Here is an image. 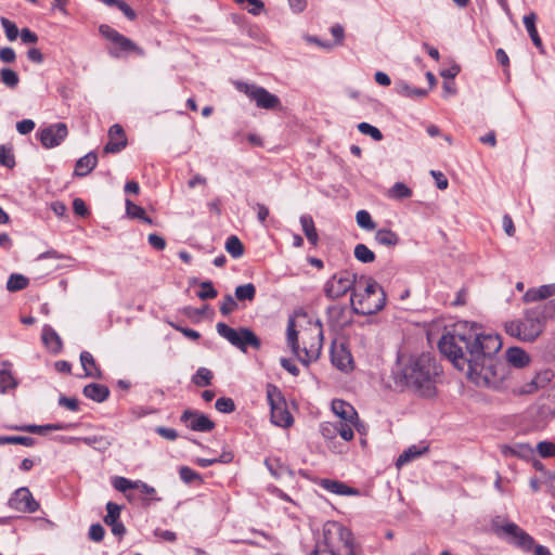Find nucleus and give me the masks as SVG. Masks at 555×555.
Segmentation results:
<instances>
[{
	"mask_svg": "<svg viewBox=\"0 0 555 555\" xmlns=\"http://www.w3.org/2000/svg\"><path fill=\"white\" fill-rule=\"evenodd\" d=\"M439 350L478 387L503 388L509 375L508 365L498 353L502 340L498 334L468 321L455 323L439 340Z\"/></svg>",
	"mask_w": 555,
	"mask_h": 555,
	"instance_id": "nucleus-1",
	"label": "nucleus"
},
{
	"mask_svg": "<svg viewBox=\"0 0 555 555\" xmlns=\"http://www.w3.org/2000/svg\"><path fill=\"white\" fill-rule=\"evenodd\" d=\"M398 376L409 388L420 396L433 397L436 393L435 377L438 365L429 353L417 356H401L398 359Z\"/></svg>",
	"mask_w": 555,
	"mask_h": 555,
	"instance_id": "nucleus-2",
	"label": "nucleus"
},
{
	"mask_svg": "<svg viewBox=\"0 0 555 555\" xmlns=\"http://www.w3.org/2000/svg\"><path fill=\"white\" fill-rule=\"evenodd\" d=\"M295 327V320L291 318L287 323V344L299 361L308 366L320 358L323 341L322 326L317 322L305 328L301 333L302 348L299 347Z\"/></svg>",
	"mask_w": 555,
	"mask_h": 555,
	"instance_id": "nucleus-3",
	"label": "nucleus"
},
{
	"mask_svg": "<svg viewBox=\"0 0 555 555\" xmlns=\"http://www.w3.org/2000/svg\"><path fill=\"white\" fill-rule=\"evenodd\" d=\"M351 306L358 314L369 315L385 306L386 296L379 284L370 276L361 275L351 293Z\"/></svg>",
	"mask_w": 555,
	"mask_h": 555,
	"instance_id": "nucleus-4",
	"label": "nucleus"
},
{
	"mask_svg": "<svg viewBox=\"0 0 555 555\" xmlns=\"http://www.w3.org/2000/svg\"><path fill=\"white\" fill-rule=\"evenodd\" d=\"M552 319L543 305L527 309L519 320L504 324L505 332L522 341H534L544 331L546 321Z\"/></svg>",
	"mask_w": 555,
	"mask_h": 555,
	"instance_id": "nucleus-5",
	"label": "nucleus"
},
{
	"mask_svg": "<svg viewBox=\"0 0 555 555\" xmlns=\"http://www.w3.org/2000/svg\"><path fill=\"white\" fill-rule=\"evenodd\" d=\"M323 540L326 551L336 555H353V538L349 529L336 521H327L323 526Z\"/></svg>",
	"mask_w": 555,
	"mask_h": 555,
	"instance_id": "nucleus-6",
	"label": "nucleus"
},
{
	"mask_svg": "<svg viewBox=\"0 0 555 555\" xmlns=\"http://www.w3.org/2000/svg\"><path fill=\"white\" fill-rule=\"evenodd\" d=\"M216 328L221 337L244 352L246 351L247 346H250L255 349H259L261 346L260 339L255 335L253 331L247 327L235 330L225 323H218Z\"/></svg>",
	"mask_w": 555,
	"mask_h": 555,
	"instance_id": "nucleus-7",
	"label": "nucleus"
},
{
	"mask_svg": "<svg viewBox=\"0 0 555 555\" xmlns=\"http://www.w3.org/2000/svg\"><path fill=\"white\" fill-rule=\"evenodd\" d=\"M267 399L271 408V422L280 427H291L294 420L287 410L286 402L281 390L276 386L268 384Z\"/></svg>",
	"mask_w": 555,
	"mask_h": 555,
	"instance_id": "nucleus-8",
	"label": "nucleus"
},
{
	"mask_svg": "<svg viewBox=\"0 0 555 555\" xmlns=\"http://www.w3.org/2000/svg\"><path fill=\"white\" fill-rule=\"evenodd\" d=\"M235 88L245 93L256 106L263 109H280L282 107L281 100L273 93H270L263 87L247 83L244 81H234Z\"/></svg>",
	"mask_w": 555,
	"mask_h": 555,
	"instance_id": "nucleus-9",
	"label": "nucleus"
},
{
	"mask_svg": "<svg viewBox=\"0 0 555 555\" xmlns=\"http://www.w3.org/2000/svg\"><path fill=\"white\" fill-rule=\"evenodd\" d=\"M359 281V276L356 274L341 271L334 274L325 284V294L330 298H339L344 296L347 292L356 288L357 283Z\"/></svg>",
	"mask_w": 555,
	"mask_h": 555,
	"instance_id": "nucleus-10",
	"label": "nucleus"
},
{
	"mask_svg": "<svg viewBox=\"0 0 555 555\" xmlns=\"http://www.w3.org/2000/svg\"><path fill=\"white\" fill-rule=\"evenodd\" d=\"M68 135L67 126L64 122H57L39 129L37 138L46 149L59 146Z\"/></svg>",
	"mask_w": 555,
	"mask_h": 555,
	"instance_id": "nucleus-11",
	"label": "nucleus"
},
{
	"mask_svg": "<svg viewBox=\"0 0 555 555\" xmlns=\"http://www.w3.org/2000/svg\"><path fill=\"white\" fill-rule=\"evenodd\" d=\"M99 31L104 38L112 41L121 51H125V52L131 51V52L137 53L138 55H144L143 49L139 48L132 40L125 37L124 35H121L116 29L112 28L111 26L103 24L99 27Z\"/></svg>",
	"mask_w": 555,
	"mask_h": 555,
	"instance_id": "nucleus-12",
	"label": "nucleus"
},
{
	"mask_svg": "<svg viewBox=\"0 0 555 555\" xmlns=\"http://www.w3.org/2000/svg\"><path fill=\"white\" fill-rule=\"evenodd\" d=\"M11 508L22 513H35L39 508V503L34 499L28 488L17 489L9 500Z\"/></svg>",
	"mask_w": 555,
	"mask_h": 555,
	"instance_id": "nucleus-13",
	"label": "nucleus"
},
{
	"mask_svg": "<svg viewBox=\"0 0 555 555\" xmlns=\"http://www.w3.org/2000/svg\"><path fill=\"white\" fill-rule=\"evenodd\" d=\"M500 529L511 537V543L521 548L524 552H530L533 548V538L516 524L508 522L503 525Z\"/></svg>",
	"mask_w": 555,
	"mask_h": 555,
	"instance_id": "nucleus-14",
	"label": "nucleus"
},
{
	"mask_svg": "<svg viewBox=\"0 0 555 555\" xmlns=\"http://www.w3.org/2000/svg\"><path fill=\"white\" fill-rule=\"evenodd\" d=\"M331 361L341 372H349L353 369L352 356L344 343L334 341L332 344Z\"/></svg>",
	"mask_w": 555,
	"mask_h": 555,
	"instance_id": "nucleus-15",
	"label": "nucleus"
},
{
	"mask_svg": "<svg viewBox=\"0 0 555 555\" xmlns=\"http://www.w3.org/2000/svg\"><path fill=\"white\" fill-rule=\"evenodd\" d=\"M320 433L322 437L328 441H333L339 435L345 441L353 439V430L348 423L323 422L320 424Z\"/></svg>",
	"mask_w": 555,
	"mask_h": 555,
	"instance_id": "nucleus-16",
	"label": "nucleus"
},
{
	"mask_svg": "<svg viewBox=\"0 0 555 555\" xmlns=\"http://www.w3.org/2000/svg\"><path fill=\"white\" fill-rule=\"evenodd\" d=\"M181 422H183L188 428L201 433H208L215 427V423L198 411H184L181 415Z\"/></svg>",
	"mask_w": 555,
	"mask_h": 555,
	"instance_id": "nucleus-17",
	"label": "nucleus"
},
{
	"mask_svg": "<svg viewBox=\"0 0 555 555\" xmlns=\"http://www.w3.org/2000/svg\"><path fill=\"white\" fill-rule=\"evenodd\" d=\"M127 145V138L122 127L118 124L113 125L108 130V141L104 146V153H119Z\"/></svg>",
	"mask_w": 555,
	"mask_h": 555,
	"instance_id": "nucleus-18",
	"label": "nucleus"
},
{
	"mask_svg": "<svg viewBox=\"0 0 555 555\" xmlns=\"http://www.w3.org/2000/svg\"><path fill=\"white\" fill-rule=\"evenodd\" d=\"M332 411L337 415L341 423H356L358 413L356 409L348 402L335 399L332 401Z\"/></svg>",
	"mask_w": 555,
	"mask_h": 555,
	"instance_id": "nucleus-19",
	"label": "nucleus"
},
{
	"mask_svg": "<svg viewBox=\"0 0 555 555\" xmlns=\"http://www.w3.org/2000/svg\"><path fill=\"white\" fill-rule=\"evenodd\" d=\"M98 164V156L94 152H89L80 157L75 165L74 175L76 177H85L89 175Z\"/></svg>",
	"mask_w": 555,
	"mask_h": 555,
	"instance_id": "nucleus-20",
	"label": "nucleus"
},
{
	"mask_svg": "<svg viewBox=\"0 0 555 555\" xmlns=\"http://www.w3.org/2000/svg\"><path fill=\"white\" fill-rule=\"evenodd\" d=\"M555 295V283L545 284L540 287L529 288L524 295L525 302H533L538 300L546 299Z\"/></svg>",
	"mask_w": 555,
	"mask_h": 555,
	"instance_id": "nucleus-21",
	"label": "nucleus"
},
{
	"mask_svg": "<svg viewBox=\"0 0 555 555\" xmlns=\"http://www.w3.org/2000/svg\"><path fill=\"white\" fill-rule=\"evenodd\" d=\"M501 451L505 456L529 459L534 454V449L529 443L520 442L513 446H502Z\"/></svg>",
	"mask_w": 555,
	"mask_h": 555,
	"instance_id": "nucleus-22",
	"label": "nucleus"
},
{
	"mask_svg": "<svg viewBox=\"0 0 555 555\" xmlns=\"http://www.w3.org/2000/svg\"><path fill=\"white\" fill-rule=\"evenodd\" d=\"M67 442H82L99 451H105L112 444V441L104 436L70 437Z\"/></svg>",
	"mask_w": 555,
	"mask_h": 555,
	"instance_id": "nucleus-23",
	"label": "nucleus"
},
{
	"mask_svg": "<svg viewBox=\"0 0 555 555\" xmlns=\"http://www.w3.org/2000/svg\"><path fill=\"white\" fill-rule=\"evenodd\" d=\"M506 361L511 365L520 369L529 363L530 358L524 349L519 347H511L506 350Z\"/></svg>",
	"mask_w": 555,
	"mask_h": 555,
	"instance_id": "nucleus-24",
	"label": "nucleus"
},
{
	"mask_svg": "<svg viewBox=\"0 0 555 555\" xmlns=\"http://www.w3.org/2000/svg\"><path fill=\"white\" fill-rule=\"evenodd\" d=\"M80 363L85 371V376L92 378H101L102 372L95 363L93 356L89 351L80 353Z\"/></svg>",
	"mask_w": 555,
	"mask_h": 555,
	"instance_id": "nucleus-25",
	"label": "nucleus"
},
{
	"mask_svg": "<svg viewBox=\"0 0 555 555\" xmlns=\"http://www.w3.org/2000/svg\"><path fill=\"white\" fill-rule=\"evenodd\" d=\"M83 395L93 401L103 402L108 398L109 389L105 385L92 383L85 386Z\"/></svg>",
	"mask_w": 555,
	"mask_h": 555,
	"instance_id": "nucleus-26",
	"label": "nucleus"
},
{
	"mask_svg": "<svg viewBox=\"0 0 555 555\" xmlns=\"http://www.w3.org/2000/svg\"><path fill=\"white\" fill-rule=\"evenodd\" d=\"M68 427H69V425H67V424L56 423V424H47V425L15 426V427H12V429L42 435V434H46V433L52 431V430H65Z\"/></svg>",
	"mask_w": 555,
	"mask_h": 555,
	"instance_id": "nucleus-27",
	"label": "nucleus"
},
{
	"mask_svg": "<svg viewBox=\"0 0 555 555\" xmlns=\"http://www.w3.org/2000/svg\"><path fill=\"white\" fill-rule=\"evenodd\" d=\"M321 486L328 490L332 493L340 494V495H357L359 491L357 489L350 488L344 482L332 480V479H323L321 481Z\"/></svg>",
	"mask_w": 555,
	"mask_h": 555,
	"instance_id": "nucleus-28",
	"label": "nucleus"
},
{
	"mask_svg": "<svg viewBox=\"0 0 555 555\" xmlns=\"http://www.w3.org/2000/svg\"><path fill=\"white\" fill-rule=\"evenodd\" d=\"M42 343L53 352L62 349L61 337L50 325H44L42 328Z\"/></svg>",
	"mask_w": 555,
	"mask_h": 555,
	"instance_id": "nucleus-29",
	"label": "nucleus"
},
{
	"mask_svg": "<svg viewBox=\"0 0 555 555\" xmlns=\"http://www.w3.org/2000/svg\"><path fill=\"white\" fill-rule=\"evenodd\" d=\"M427 450H428L427 447H421V446H411V447H409L397 459V461H396L397 467H401V466L408 464L409 462L420 457Z\"/></svg>",
	"mask_w": 555,
	"mask_h": 555,
	"instance_id": "nucleus-30",
	"label": "nucleus"
},
{
	"mask_svg": "<svg viewBox=\"0 0 555 555\" xmlns=\"http://www.w3.org/2000/svg\"><path fill=\"white\" fill-rule=\"evenodd\" d=\"M522 22H524L525 28L528 31L533 44L538 49H542V40H541V38L538 34V29L535 27L537 15L533 12H531L524 16Z\"/></svg>",
	"mask_w": 555,
	"mask_h": 555,
	"instance_id": "nucleus-31",
	"label": "nucleus"
},
{
	"mask_svg": "<svg viewBox=\"0 0 555 555\" xmlns=\"http://www.w3.org/2000/svg\"><path fill=\"white\" fill-rule=\"evenodd\" d=\"M300 223L302 231L305 232V235L309 243H317L318 242V233L314 227V222L311 216L309 215H302L300 217Z\"/></svg>",
	"mask_w": 555,
	"mask_h": 555,
	"instance_id": "nucleus-32",
	"label": "nucleus"
},
{
	"mask_svg": "<svg viewBox=\"0 0 555 555\" xmlns=\"http://www.w3.org/2000/svg\"><path fill=\"white\" fill-rule=\"evenodd\" d=\"M397 92L406 98H424L427 95V90L411 87L405 82H399L397 85Z\"/></svg>",
	"mask_w": 555,
	"mask_h": 555,
	"instance_id": "nucleus-33",
	"label": "nucleus"
},
{
	"mask_svg": "<svg viewBox=\"0 0 555 555\" xmlns=\"http://www.w3.org/2000/svg\"><path fill=\"white\" fill-rule=\"evenodd\" d=\"M388 196L393 199H403L412 196V190L403 182H396L388 191Z\"/></svg>",
	"mask_w": 555,
	"mask_h": 555,
	"instance_id": "nucleus-34",
	"label": "nucleus"
},
{
	"mask_svg": "<svg viewBox=\"0 0 555 555\" xmlns=\"http://www.w3.org/2000/svg\"><path fill=\"white\" fill-rule=\"evenodd\" d=\"M28 285V279L22 274H11L8 282L7 288L10 292H17L26 288Z\"/></svg>",
	"mask_w": 555,
	"mask_h": 555,
	"instance_id": "nucleus-35",
	"label": "nucleus"
},
{
	"mask_svg": "<svg viewBox=\"0 0 555 555\" xmlns=\"http://www.w3.org/2000/svg\"><path fill=\"white\" fill-rule=\"evenodd\" d=\"M17 387V382L9 370H0V392L5 393Z\"/></svg>",
	"mask_w": 555,
	"mask_h": 555,
	"instance_id": "nucleus-36",
	"label": "nucleus"
},
{
	"mask_svg": "<svg viewBox=\"0 0 555 555\" xmlns=\"http://www.w3.org/2000/svg\"><path fill=\"white\" fill-rule=\"evenodd\" d=\"M126 211L127 215L132 218L144 220L147 223L152 222L151 219L146 217L145 210L141 206L132 203L130 199H126Z\"/></svg>",
	"mask_w": 555,
	"mask_h": 555,
	"instance_id": "nucleus-37",
	"label": "nucleus"
},
{
	"mask_svg": "<svg viewBox=\"0 0 555 555\" xmlns=\"http://www.w3.org/2000/svg\"><path fill=\"white\" fill-rule=\"evenodd\" d=\"M255 295L256 288L251 283L240 285L235 288V296L238 300L251 301L255 298Z\"/></svg>",
	"mask_w": 555,
	"mask_h": 555,
	"instance_id": "nucleus-38",
	"label": "nucleus"
},
{
	"mask_svg": "<svg viewBox=\"0 0 555 555\" xmlns=\"http://www.w3.org/2000/svg\"><path fill=\"white\" fill-rule=\"evenodd\" d=\"M211 378L212 373L210 370L206 367H199L193 376L192 380L196 386L203 387L210 385Z\"/></svg>",
	"mask_w": 555,
	"mask_h": 555,
	"instance_id": "nucleus-39",
	"label": "nucleus"
},
{
	"mask_svg": "<svg viewBox=\"0 0 555 555\" xmlns=\"http://www.w3.org/2000/svg\"><path fill=\"white\" fill-rule=\"evenodd\" d=\"M233 460V454L231 452H223L219 457L214 459H196V463L201 467H208L215 463H230Z\"/></svg>",
	"mask_w": 555,
	"mask_h": 555,
	"instance_id": "nucleus-40",
	"label": "nucleus"
},
{
	"mask_svg": "<svg viewBox=\"0 0 555 555\" xmlns=\"http://www.w3.org/2000/svg\"><path fill=\"white\" fill-rule=\"evenodd\" d=\"M0 77L2 83L12 89L15 88L20 82L18 75L11 68H2L0 72Z\"/></svg>",
	"mask_w": 555,
	"mask_h": 555,
	"instance_id": "nucleus-41",
	"label": "nucleus"
},
{
	"mask_svg": "<svg viewBox=\"0 0 555 555\" xmlns=\"http://www.w3.org/2000/svg\"><path fill=\"white\" fill-rule=\"evenodd\" d=\"M358 130L362 134L370 135L375 141H380L383 139V133L380 130L369 122H360L358 125Z\"/></svg>",
	"mask_w": 555,
	"mask_h": 555,
	"instance_id": "nucleus-42",
	"label": "nucleus"
},
{
	"mask_svg": "<svg viewBox=\"0 0 555 555\" xmlns=\"http://www.w3.org/2000/svg\"><path fill=\"white\" fill-rule=\"evenodd\" d=\"M356 219H357V223L360 228L369 230V231L375 229V223L372 220V217L369 211L359 210L357 212Z\"/></svg>",
	"mask_w": 555,
	"mask_h": 555,
	"instance_id": "nucleus-43",
	"label": "nucleus"
},
{
	"mask_svg": "<svg viewBox=\"0 0 555 555\" xmlns=\"http://www.w3.org/2000/svg\"><path fill=\"white\" fill-rule=\"evenodd\" d=\"M106 511H107V514L104 517V522L106 525H109V524H113V522L119 520L121 508L118 504H116L114 502H108L106 504Z\"/></svg>",
	"mask_w": 555,
	"mask_h": 555,
	"instance_id": "nucleus-44",
	"label": "nucleus"
},
{
	"mask_svg": "<svg viewBox=\"0 0 555 555\" xmlns=\"http://www.w3.org/2000/svg\"><path fill=\"white\" fill-rule=\"evenodd\" d=\"M354 256L362 262H372L375 258L374 253L367 248V245H356Z\"/></svg>",
	"mask_w": 555,
	"mask_h": 555,
	"instance_id": "nucleus-45",
	"label": "nucleus"
},
{
	"mask_svg": "<svg viewBox=\"0 0 555 555\" xmlns=\"http://www.w3.org/2000/svg\"><path fill=\"white\" fill-rule=\"evenodd\" d=\"M1 25L4 29L7 38L10 41H14L20 34L16 24L5 17H1Z\"/></svg>",
	"mask_w": 555,
	"mask_h": 555,
	"instance_id": "nucleus-46",
	"label": "nucleus"
},
{
	"mask_svg": "<svg viewBox=\"0 0 555 555\" xmlns=\"http://www.w3.org/2000/svg\"><path fill=\"white\" fill-rule=\"evenodd\" d=\"M0 164L8 168H13L15 166V159L11 149L4 145H0Z\"/></svg>",
	"mask_w": 555,
	"mask_h": 555,
	"instance_id": "nucleus-47",
	"label": "nucleus"
},
{
	"mask_svg": "<svg viewBox=\"0 0 555 555\" xmlns=\"http://www.w3.org/2000/svg\"><path fill=\"white\" fill-rule=\"evenodd\" d=\"M537 451L542 457H552L555 455V443L552 441H541L537 446Z\"/></svg>",
	"mask_w": 555,
	"mask_h": 555,
	"instance_id": "nucleus-48",
	"label": "nucleus"
},
{
	"mask_svg": "<svg viewBox=\"0 0 555 555\" xmlns=\"http://www.w3.org/2000/svg\"><path fill=\"white\" fill-rule=\"evenodd\" d=\"M215 408L217 411L221 413H231L235 410L234 401L231 398H219L216 403Z\"/></svg>",
	"mask_w": 555,
	"mask_h": 555,
	"instance_id": "nucleus-49",
	"label": "nucleus"
},
{
	"mask_svg": "<svg viewBox=\"0 0 555 555\" xmlns=\"http://www.w3.org/2000/svg\"><path fill=\"white\" fill-rule=\"evenodd\" d=\"M197 296L203 300L211 299L217 296V291L212 286L211 282H203L201 283V291L197 293Z\"/></svg>",
	"mask_w": 555,
	"mask_h": 555,
	"instance_id": "nucleus-50",
	"label": "nucleus"
},
{
	"mask_svg": "<svg viewBox=\"0 0 555 555\" xmlns=\"http://www.w3.org/2000/svg\"><path fill=\"white\" fill-rule=\"evenodd\" d=\"M113 486L117 491L125 492L129 489H134L137 483L135 481H131L125 477H115Z\"/></svg>",
	"mask_w": 555,
	"mask_h": 555,
	"instance_id": "nucleus-51",
	"label": "nucleus"
},
{
	"mask_svg": "<svg viewBox=\"0 0 555 555\" xmlns=\"http://www.w3.org/2000/svg\"><path fill=\"white\" fill-rule=\"evenodd\" d=\"M236 307L237 304L235 299L231 295H227L220 305V311L222 314L228 315L229 313L233 312Z\"/></svg>",
	"mask_w": 555,
	"mask_h": 555,
	"instance_id": "nucleus-52",
	"label": "nucleus"
},
{
	"mask_svg": "<svg viewBox=\"0 0 555 555\" xmlns=\"http://www.w3.org/2000/svg\"><path fill=\"white\" fill-rule=\"evenodd\" d=\"M179 475L180 478L188 483L199 479V475L188 466H181L179 469Z\"/></svg>",
	"mask_w": 555,
	"mask_h": 555,
	"instance_id": "nucleus-53",
	"label": "nucleus"
},
{
	"mask_svg": "<svg viewBox=\"0 0 555 555\" xmlns=\"http://www.w3.org/2000/svg\"><path fill=\"white\" fill-rule=\"evenodd\" d=\"M104 534L105 530L100 524H94L89 529V538L95 542L102 541Z\"/></svg>",
	"mask_w": 555,
	"mask_h": 555,
	"instance_id": "nucleus-54",
	"label": "nucleus"
},
{
	"mask_svg": "<svg viewBox=\"0 0 555 555\" xmlns=\"http://www.w3.org/2000/svg\"><path fill=\"white\" fill-rule=\"evenodd\" d=\"M16 129L21 134H28L35 129V122L31 119H23L16 124Z\"/></svg>",
	"mask_w": 555,
	"mask_h": 555,
	"instance_id": "nucleus-55",
	"label": "nucleus"
},
{
	"mask_svg": "<svg viewBox=\"0 0 555 555\" xmlns=\"http://www.w3.org/2000/svg\"><path fill=\"white\" fill-rule=\"evenodd\" d=\"M10 444H22L25 447H33L35 439L27 436H10Z\"/></svg>",
	"mask_w": 555,
	"mask_h": 555,
	"instance_id": "nucleus-56",
	"label": "nucleus"
},
{
	"mask_svg": "<svg viewBox=\"0 0 555 555\" xmlns=\"http://www.w3.org/2000/svg\"><path fill=\"white\" fill-rule=\"evenodd\" d=\"M376 241L377 243H395L397 241V237L395 233L386 230H380L376 234Z\"/></svg>",
	"mask_w": 555,
	"mask_h": 555,
	"instance_id": "nucleus-57",
	"label": "nucleus"
},
{
	"mask_svg": "<svg viewBox=\"0 0 555 555\" xmlns=\"http://www.w3.org/2000/svg\"><path fill=\"white\" fill-rule=\"evenodd\" d=\"M16 59L14 50L10 47L0 49V60L4 63H13Z\"/></svg>",
	"mask_w": 555,
	"mask_h": 555,
	"instance_id": "nucleus-58",
	"label": "nucleus"
},
{
	"mask_svg": "<svg viewBox=\"0 0 555 555\" xmlns=\"http://www.w3.org/2000/svg\"><path fill=\"white\" fill-rule=\"evenodd\" d=\"M155 431L163 438H165L167 440H171V441L176 440L178 437V434L173 428L159 426V427H156Z\"/></svg>",
	"mask_w": 555,
	"mask_h": 555,
	"instance_id": "nucleus-59",
	"label": "nucleus"
},
{
	"mask_svg": "<svg viewBox=\"0 0 555 555\" xmlns=\"http://www.w3.org/2000/svg\"><path fill=\"white\" fill-rule=\"evenodd\" d=\"M430 175L435 179L437 188L439 190H446L448 188V185H449L448 179L446 178V176L442 172L431 170Z\"/></svg>",
	"mask_w": 555,
	"mask_h": 555,
	"instance_id": "nucleus-60",
	"label": "nucleus"
},
{
	"mask_svg": "<svg viewBox=\"0 0 555 555\" xmlns=\"http://www.w3.org/2000/svg\"><path fill=\"white\" fill-rule=\"evenodd\" d=\"M59 404L74 412L79 408L78 400L75 398L61 397L59 399Z\"/></svg>",
	"mask_w": 555,
	"mask_h": 555,
	"instance_id": "nucleus-61",
	"label": "nucleus"
},
{
	"mask_svg": "<svg viewBox=\"0 0 555 555\" xmlns=\"http://www.w3.org/2000/svg\"><path fill=\"white\" fill-rule=\"evenodd\" d=\"M21 39L24 43H36L38 41V36L29 28H23L20 33Z\"/></svg>",
	"mask_w": 555,
	"mask_h": 555,
	"instance_id": "nucleus-62",
	"label": "nucleus"
},
{
	"mask_svg": "<svg viewBox=\"0 0 555 555\" xmlns=\"http://www.w3.org/2000/svg\"><path fill=\"white\" fill-rule=\"evenodd\" d=\"M116 7L125 14V16L128 20H130V21L135 20V17H137L135 12L126 2L118 0Z\"/></svg>",
	"mask_w": 555,
	"mask_h": 555,
	"instance_id": "nucleus-63",
	"label": "nucleus"
},
{
	"mask_svg": "<svg viewBox=\"0 0 555 555\" xmlns=\"http://www.w3.org/2000/svg\"><path fill=\"white\" fill-rule=\"evenodd\" d=\"M27 57L30 62L41 64L43 62V54L37 48H31L27 51Z\"/></svg>",
	"mask_w": 555,
	"mask_h": 555,
	"instance_id": "nucleus-64",
	"label": "nucleus"
}]
</instances>
